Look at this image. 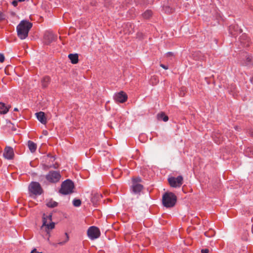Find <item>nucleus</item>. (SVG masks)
Here are the masks:
<instances>
[{"instance_id":"obj_1","label":"nucleus","mask_w":253,"mask_h":253,"mask_svg":"<svg viewBox=\"0 0 253 253\" xmlns=\"http://www.w3.org/2000/svg\"><path fill=\"white\" fill-rule=\"evenodd\" d=\"M33 24L27 20H22L16 28L17 36L21 40L25 39L28 36Z\"/></svg>"},{"instance_id":"obj_2","label":"nucleus","mask_w":253,"mask_h":253,"mask_svg":"<svg viewBox=\"0 0 253 253\" xmlns=\"http://www.w3.org/2000/svg\"><path fill=\"white\" fill-rule=\"evenodd\" d=\"M177 201L176 195L172 192H166L163 195L162 203L164 207L170 208L173 207Z\"/></svg>"},{"instance_id":"obj_3","label":"nucleus","mask_w":253,"mask_h":253,"mask_svg":"<svg viewBox=\"0 0 253 253\" xmlns=\"http://www.w3.org/2000/svg\"><path fill=\"white\" fill-rule=\"evenodd\" d=\"M74 188L73 182L70 179H67L62 183L59 192L63 195H67L73 193Z\"/></svg>"},{"instance_id":"obj_4","label":"nucleus","mask_w":253,"mask_h":253,"mask_svg":"<svg viewBox=\"0 0 253 253\" xmlns=\"http://www.w3.org/2000/svg\"><path fill=\"white\" fill-rule=\"evenodd\" d=\"M52 220V215L51 214H46L43 213L42 216V228L44 227L45 228V231L48 232L49 229H52L55 227V224L54 222H51Z\"/></svg>"},{"instance_id":"obj_5","label":"nucleus","mask_w":253,"mask_h":253,"mask_svg":"<svg viewBox=\"0 0 253 253\" xmlns=\"http://www.w3.org/2000/svg\"><path fill=\"white\" fill-rule=\"evenodd\" d=\"M170 186L173 188H179L183 183V177L182 175H179L176 177H170L168 179Z\"/></svg>"},{"instance_id":"obj_6","label":"nucleus","mask_w":253,"mask_h":253,"mask_svg":"<svg viewBox=\"0 0 253 253\" xmlns=\"http://www.w3.org/2000/svg\"><path fill=\"white\" fill-rule=\"evenodd\" d=\"M29 190L33 195H40L43 192L40 183L38 182H32L29 186Z\"/></svg>"},{"instance_id":"obj_7","label":"nucleus","mask_w":253,"mask_h":253,"mask_svg":"<svg viewBox=\"0 0 253 253\" xmlns=\"http://www.w3.org/2000/svg\"><path fill=\"white\" fill-rule=\"evenodd\" d=\"M61 175L59 171L51 170L45 176L46 180L51 183L58 182L61 178Z\"/></svg>"},{"instance_id":"obj_8","label":"nucleus","mask_w":253,"mask_h":253,"mask_svg":"<svg viewBox=\"0 0 253 253\" xmlns=\"http://www.w3.org/2000/svg\"><path fill=\"white\" fill-rule=\"evenodd\" d=\"M87 234L89 238L93 240L100 237V231L98 227L92 226L88 229Z\"/></svg>"},{"instance_id":"obj_9","label":"nucleus","mask_w":253,"mask_h":253,"mask_svg":"<svg viewBox=\"0 0 253 253\" xmlns=\"http://www.w3.org/2000/svg\"><path fill=\"white\" fill-rule=\"evenodd\" d=\"M114 98L116 102L123 103L127 101V95L124 91H121L115 94Z\"/></svg>"},{"instance_id":"obj_10","label":"nucleus","mask_w":253,"mask_h":253,"mask_svg":"<svg viewBox=\"0 0 253 253\" xmlns=\"http://www.w3.org/2000/svg\"><path fill=\"white\" fill-rule=\"evenodd\" d=\"M3 156L7 160H12L14 156L13 149L10 146H6L4 149Z\"/></svg>"},{"instance_id":"obj_11","label":"nucleus","mask_w":253,"mask_h":253,"mask_svg":"<svg viewBox=\"0 0 253 253\" xmlns=\"http://www.w3.org/2000/svg\"><path fill=\"white\" fill-rule=\"evenodd\" d=\"M56 39L57 37L51 32H46L44 35V40L47 44L50 43Z\"/></svg>"},{"instance_id":"obj_12","label":"nucleus","mask_w":253,"mask_h":253,"mask_svg":"<svg viewBox=\"0 0 253 253\" xmlns=\"http://www.w3.org/2000/svg\"><path fill=\"white\" fill-rule=\"evenodd\" d=\"M37 119L42 124L45 125L47 123L46 118L43 112H39L36 113Z\"/></svg>"},{"instance_id":"obj_13","label":"nucleus","mask_w":253,"mask_h":253,"mask_svg":"<svg viewBox=\"0 0 253 253\" xmlns=\"http://www.w3.org/2000/svg\"><path fill=\"white\" fill-rule=\"evenodd\" d=\"M240 42L243 47H248L250 44V39L245 35H242L240 39Z\"/></svg>"},{"instance_id":"obj_14","label":"nucleus","mask_w":253,"mask_h":253,"mask_svg":"<svg viewBox=\"0 0 253 253\" xmlns=\"http://www.w3.org/2000/svg\"><path fill=\"white\" fill-rule=\"evenodd\" d=\"M193 57L195 60L204 61L205 59V56L200 51L194 52L193 53Z\"/></svg>"},{"instance_id":"obj_15","label":"nucleus","mask_w":253,"mask_h":253,"mask_svg":"<svg viewBox=\"0 0 253 253\" xmlns=\"http://www.w3.org/2000/svg\"><path fill=\"white\" fill-rule=\"evenodd\" d=\"M68 58L71 60L72 64H75L79 62V56L77 53L69 54L68 55Z\"/></svg>"},{"instance_id":"obj_16","label":"nucleus","mask_w":253,"mask_h":253,"mask_svg":"<svg viewBox=\"0 0 253 253\" xmlns=\"http://www.w3.org/2000/svg\"><path fill=\"white\" fill-rule=\"evenodd\" d=\"M50 82V78L49 76H46L43 77L42 80V85L43 88H46L48 86Z\"/></svg>"},{"instance_id":"obj_17","label":"nucleus","mask_w":253,"mask_h":253,"mask_svg":"<svg viewBox=\"0 0 253 253\" xmlns=\"http://www.w3.org/2000/svg\"><path fill=\"white\" fill-rule=\"evenodd\" d=\"M143 188V185L140 184H133L132 186V191L135 193H139Z\"/></svg>"},{"instance_id":"obj_18","label":"nucleus","mask_w":253,"mask_h":253,"mask_svg":"<svg viewBox=\"0 0 253 253\" xmlns=\"http://www.w3.org/2000/svg\"><path fill=\"white\" fill-rule=\"evenodd\" d=\"M157 119L159 121H163L164 122H167L169 120V117L165 114L164 112H161L158 113L157 115Z\"/></svg>"},{"instance_id":"obj_19","label":"nucleus","mask_w":253,"mask_h":253,"mask_svg":"<svg viewBox=\"0 0 253 253\" xmlns=\"http://www.w3.org/2000/svg\"><path fill=\"white\" fill-rule=\"evenodd\" d=\"M28 146L32 153L35 152L37 150V144L31 140L28 141Z\"/></svg>"},{"instance_id":"obj_20","label":"nucleus","mask_w":253,"mask_h":253,"mask_svg":"<svg viewBox=\"0 0 253 253\" xmlns=\"http://www.w3.org/2000/svg\"><path fill=\"white\" fill-rule=\"evenodd\" d=\"M229 31L232 36H235L238 34V27L236 25H231L229 27Z\"/></svg>"},{"instance_id":"obj_21","label":"nucleus","mask_w":253,"mask_h":253,"mask_svg":"<svg viewBox=\"0 0 253 253\" xmlns=\"http://www.w3.org/2000/svg\"><path fill=\"white\" fill-rule=\"evenodd\" d=\"M9 110V108L5 106V104L2 102H0V113L5 114Z\"/></svg>"},{"instance_id":"obj_22","label":"nucleus","mask_w":253,"mask_h":253,"mask_svg":"<svg viewBox=\"0 0 253 253\" xmlns=\"http://www.w3.org/2000/svg\"><path fill=\"white\" fill-rule=\"evenodd\" d=\"M245 154L246 156L252 157L253 156V146L246 148L245 151Z\"/></svg>"},{"instance_id":"obj_23","label":"nucleus","mask_w":253,"mask_h":253,"mask_svg":"<svg viewBox=\"0 0 253 253\" xmlns=\"http://www.w3.org/2000/svg\"><path fill=\"white\" fill-rule=\"evenodd\" d=\"M152 15V11L150 10H147L143 14L142 16L145 19L149 18Z\"/></svg>"},{"instance_id":"obj_24","label":"nucleus","mask_w":253,"mask_h":253,"mask_svg":"<svg viewBox=\"0 0 253 253\" xmlns=\"http://www.w3.org/2000/svg\"><path fill=\"white\" fill-rule=\"evenodd\" d=\"M245 65L251 66L253 65V57L252 56H248L247 57L245 61Z\"/></svg>"},{"instance_id":"obj_25","label":"nucleus","mask_w":253,"mask_h":253,"mask_svg":"<svg viewBox=\"0 0 253 253\" xmlns=\"http://www.w3.org/2000/svg\"><path fill=\"white\" fill-rule=\"evenodd\" d=\"M215 234V231L211 229L204 233L205 235L208 237H212L214 236Z\"/></svg>"},{"instance_id":"obj_26","label":"nucleus","mask_w":253,"mask_h":253,"mask_svg":"<svg viewBox=\"0 0 253 253\" xmlns=\"http://www.w3.org/2000/svg\"><path fill=\"white\" fill-rule=\"evenodd\" d=\"M102 197V196L101 194L99 193H95L94 194L93 197L92 198V202H94L95 201H97L100 200Z\"/></svg>"},{"instance_id":"obj_27","label":"nucleus","mask_w":253,"mask_h":253,"mask_svg":"<svg viewBox=\"0 0 253 253\" xmlns=\"http://www.w3.org/2000/svg\"><path fill=\"white\" fill-rule=\"evenodd\" d=\"M57 205L58 203L56 202L53 201H50L46 204V206L49 208H55L57 207Z\"/></svg>"},{"instance_id":"obj_28","label":"nucleus","mask_w":253,"mask_h":253,"mask_svg":"<svg viewBox=\"0 0 253 253\" xmlns=\"http://www.w3.org/2000/svg\"><path fill=\"white\" fill-rule=\"evenodd\" d=\"M150 82L153 85H156L159 83V79L157 76H152L151 78Z\"/></svg>"},{"instance_id":"obj_29","label":"nucleus","mask_w":253,"mask_h":253,"mask_svg":"<svg viewBox=\"0 0 253 253\" xmlns=\"http://www.w3.org/2000/svg\"><path fill=\"white\" fill-rule=\"evenodd\" d=\"M68 240H69L68 235L67 233H65V235H64V239L62 241H60L58 243V244L60 245H63L65 244L66 243H67L68 241Z\"/></svg>"},{"instance_id":"obj_30","label":"nucleus","mask_w":253,"mask_h":253,"mask_svg":"<svg viewBox=\"0 0 253 253\" xmlns=\"http://www.w3.org/2000/svg\"><path fill=\"white\" fill-rule=\"evenodd\" d=\"M81 203V201L80 199H74L73 201V205L76 207L80 206Z\"/></svg>"},{"instance_id":"obj_31","label":"nucleus","mask_w":253,"mask_h":253,"mask_svg":"<svg viewBox=\"0 0 253 253\" xmlns=\"http://www.w3.org/2000/svg\"><path fill=\"white\" fill-rule=\"evenodd\" d=\"M133 184H138V182H140L141 181V179L140 177H133L132 179Z\"/></svg>"},{"instance_id":"obj_32","label":"nucleus","mask_w":253,"mask_h":253,"mask_svg":"<svg viewBox=\"0 0 253 253\" xmlns=\"http://www.w3.org/2000/svg\"><path fill=\"white\" fill-rule=\"evenodd\" d=\"M164 9L166 12L168 13H172L173 11V9L170 8L169 6H166L164 7Z\"/></svg>"},{"instance_id":"obj_33","label":"nucleus","mask_w":253,"mask_h":253,"mask_svg":"<svg viewBox=\"0 0 253 253\" xmlns=\"http://www.w3.org/2000/svg\"><path fill=\"white\" fill-rule=\"evenodd\" d=\"M135 2L140 4H144L147 2V0H135Z\"/></svg>"},{"instance_id":"obj_34","label":"nucleus","mask_w":253,"mask_h":253,"mask_svg":"<svg viewBox=\"0 0 253 253\" xmlns=\"http://www.w3.org/2000/svg\"><path fill=\"white\" fill-rule=\"evenodd\" d=\"M5 15L3 12L0 11V21L5 20Z\"/></svg>"},{"instance_id":"obj_35","label":"nucleus","mask_w":253,"mask_h":253,"mask_svg":"<svg viewBox=\"0 0 253 253\" xmlns=\"http://www.w3.org/2000/svg\"><path fill=\"white\" fill-rule=\"evenodd\" d=\"M166 57H174V53L172 52H168V53H166Z\"/></svg>"},{"instance_id":"obj_36","label":"nucleus","mask_w":253,"mask_h":253,"mask_svg":"<svg viewBox=\"0 0 253 253\" xmlns=\"http://www.w3.org/2000/svg\"><path fill=\"white\" fill-rule=\"evenodd\" d=\"M236 89V86L235 85H233V84H231V87L230 88H229V90L231 91V92H234V90L235 89Z\"/></svg>"},{"instance_id":"obj_37","label":"nucleus","mask_w":253,"mask_h":253,"mask_svg":"<svg viewBox=\"0 0 253 253\" xmlns=\"http://www.w3.org/2000/svg\"><path fill=\"white\" fill-rule=\"evenodd\" d=\"M5 59L4 56L3 54L0 53V62L2 63Z\"/></svg>"},{"instance_id":"obj_38","label":"nucleus","mask_w":253,"mask_h":253,"mask_svg":"<svg viewBox=\"0 0 253 253\" xmlns=\"http://www.w3.org/2000/svg\"><path fill=\"white\" fill-rule=\"evenodd\" d=\"M43 169L44 170H47L48 169L52 168V166L50 165V166H48V165H46L45 164H44L43 165Z\"/></svg>"},{"instance_id":"obj_39","label":"nucleus","mask_w":253,"mask_h":253,"mask_svg":"<svg viewBox=\"0 0 253 253\" xmlns=\"http://www.w3.org/2000/svg\"><path fill=\"white\" fill-rule=\"evenodd\" d=\"M201 253H209V250L208 249H202Z\"/></svg>"},{"instance_id":"obj_40","label":"nucleus","mask_w":253,"mask_h":253,"mask_svg":"<svg viewBox=\"0 0 253 253\" xmlns=\"http://www.w3.org/2000/svg\"><path fill=\"white\" fill-rule=\"evenodd\" d=\"M160 66L165 70H167L168 69V66H166L165 65L163 64H161Z\"/></svg>"},{"instance_id":"obj_41","label":"nucleus","mask_w":253,"mask_h":253,"mask_svg":"<svg viewBox=\"0 0 253 253\" xmlns=\"http://www.w3.org/2000/svg\"><path fill=\"white\" fill-rule=\"evenodd\" d=\"M47 158H50L51 159H53L52 161L55 160V158L54 157H52L50 154H48L47 156Z\"/></svg>"},{"instance_id":"obj_42","label":"nucleus","mask_w":253,"mask_h":253,"mask_svg":"<svg viewBox=\"0 0 253 253\" xmlns=\"http://www.w3.org/2000/svg\"><path fill=\"white\" fill-rule=\"evenodd\" d=\"M31 253H42V252H39L37 251L36 249H34Z\"/></svg>"},{"instance_id":"obj_43","label":"nucleus","mask_w":253,"mask_h":253,"mask_svg":"<svg viewBox=\"0 0 253 253\" xmlns=\"http://www.w3.org/2000/svg\"><path fill=\"white\" fill-rule=\"evenodd\" d=\"M12 3L14 6H16L17 5V1L16 0H13Z\"/></svg>"},{"instance_id":"obj_44","label":"nucleus","mask_w":253,"mask_h":253,"mask_svg":"<svg viewBox=\"0 0 253 253\" xmlns=\"http://www.w3.org/2000/svg\"><path fill=\"white\" fill-rule=\"evenodd\" d=\"M126 26H129L130 28H131L132 29V25L131 23H127L126 24Z\"/></svg>"},{"instance_id":"obj_45","label":"nucleus","mask_w":253,"mask_h":253,"mask_svg":"<svg viewBox=\"0 0 253 253\" xmlns=\"http://www.w3.org/2000/svg\"><path fill=\"white\" fill-rule=\"evenodd\" d=\"M43 133L44 135H46L47 134V131L46 130L43 131Z\"/></svg>"},{"instance_id":"obj_46","label":"nucleus","mask_w":253,"mask_h":253,"mask_svg":"<svg viewBox=\"0 0 253 253\" xmlns=\"http://www.w3.org/2000/svg\"><path fill=\"white\" fill-rule=\"evenodd\" d=\"M215 142L216 143H220V142H221V140H218V141H216L215 140H214Z\"/></svg>"},{"instance_id":"obj_47","label":"nucleus","mask_w":253,"mask_h":253,"mask_svg":"<svg viewBox=\"0 0 253 253\" xmlns=\"http://www.w3.org/2000/svg\"><path fill=\"white\" fill-rule=\"evenodd\" d=\"M109 3H110V1H108V3H107V2H105V5L106 6H108L110 4Z\"/></svg>"},{"instance_id":"obj_48","label":"nucleus","mask_w":253,"mask_h":253,"mask_svg":"<svg viewBox=\"0 0 253 253\" xmlns=\"http://www.w3.org/2000/svg\"><path fill=\"white\" fill-rule=\"evenodd\" d=\"M234 128H235V129L236 130H238V126H235V127H234Z\"/></svg>"},{"instance_id":"obj_49","label":"nucleus","mask_w":253,"mask_h":253,"mask_svg":"<svg viewBox=\"0 0 253 253\" xmlns=\"http://www.w3.org/2000/svg\"><path fill=\"white\" fill-rule=\"evenodd\" d=\"M14 111H18V109L17 108H14Z\"/></svg>"},{"instance_id":"obj_50","label":"nucleus","mask_w":253,"mask_h":253,"mask_svg":"<svg viewBox=\"0 0 253 253\" xmlns=\"http://www.w3.org/2000/svg\"><path fill=\"white\" fill-rule=\"evenodd\" d=\"M251 134L252 136H253V131L251 132Z\"/></svg>"},{"instance_id":"obj_51","label":"nucleus","mask_w":253,"mask_h":253,"mask_svg":"<svg viewBox=\"0 0 253 253\" xmlns=\"http://www.w3.org/2000/svg\"><path fill=\"white\" fill-rule=\"evenodd\" d=\"M19 1H24L25 0H18Z\"/></svg>"}]
</instances>
